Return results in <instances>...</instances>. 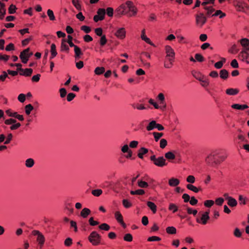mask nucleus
Returning <instances> with one entry per match:
<instances>
[{"mask_svg": "<svg viewBox=\"0 0 249 249\" xmlns=\"http://www.w3.org/2000/svg\"><path fill=\"white\" fill-rule=\"evenodd\" d=\"M228 204L231 207H235L237 205V201L231 197L228 200Z\"/></svg>", "mask_w": 249, "mask_h": 249, "instance_id": "32", "label": "nucleus"}, {"mask_svg": "<svg viewBox=\"0 0 249 249\" xmlns=\"http://www.w3.org/2000/svg\"><path fill=\"white\" fill-rule=\"evenodd\" d=\"M157 123L154 120L151 121L146 126L147 131H151L156 128Z\"/></svg>", "mask_w": 249, "mask_h": 249, "instance_id": "23", "label": "nucleus"}, {"mask_svg": "<svg viewBox=\"0 0 249 249\" xmlns=\"http://www.w3.org/2000/svg\"><path fill=\"white\" fill-rule=\"evenodd\" d=\"M186 188L188 190L192 191L195 193H198L199 191V190H200V189L197 188L196 187L194 186L193 185H192L191 184H188L186 185Z\"/></svg>", "mask_w": 249, "mask_h": 249, "instance_id": "29", "label": "nucleus"}, {"mask_svg": "<svg viewBox=\"0 0 249 249\" xmlns=\"http://www.w3.org/2000/svg\"><path fill=\"white\" fill-rule=\"evenodd\" d=\"M160 238L158 236H151L148 238V241L150 242L152 241H159L160 240Z\"/></svg>", "mask_w": 249, "mask_h": 249, "instance_id": "61", "label": "nucleus"}, {"mask_svg": "<svg viewBox=\"0 0 249 249\" xmlns=\"http://www.w3.org/2000/svg\"><path fill=\"white\" fill-rule=\"evenodd\" d=\"M126 4L127 8V11H128L127 16L129 17H132L136 15L138 9L134 5L133 3L131 1L128 0L126 2Z\"/></svg>", "mask_w": 249, "mask_h": 249, "instance_id": "6", "label": "nucleus"}, {"mask_svg": "<svg viewBox=\"0 0 249 249\" xmlns=\"http://www.w3.org/2000/svg\"><path fill=\"white\" fill-rule=\"evenodd\" d=\"M195 178L193 175L188 176L186 178V181L189 183V184L194 183L195 182Z\"/></svg>", "mask_w": 249, "mask_h": 249, "instance_id": "50", "label": "nucleus"}, {"mask_svg": "<svg viewBox=\"0 0 249 249\" xmlns=\"http://www.w3.org/2000/svg\"><path fill=\"white\" fill-rule=\"evenodd\" d=\"M99 228L100 230L106 231H107L110 229V226L106 223L102 224L99 226Z\"/></svg>", "mask_w": 249, "mask_h": 249, "instance_id": "47", "label": "nucleus"}, {"mask_svg": "<svg viewBox=\"0 0 249 249\" xmlns=\"http://www.w3.org/2000/svg\"><path fill=\"white\" fill-rule=\"evenodd\" d=\"M134 108H136L139 110H143L145 109V107L142 104H136L133 106Z\"/></svg>", "mask_w": 249, "mask_h": 249, "instance_id": "60", "label": "nucleus"}, {"mask_svg": "<svg viewBox=\"0 0 249 249\" xmlns=\"http://www.w3.org/2000/svg\"><path fill=\"white\" fill-rule=\"evenodd\" d=\"M219 16L220 18H222L226 16V14L222 12V11L219 10H216L215 12V13L212 15V16H213V17H216V16Z\"/></svg>", "mask_w": 249, "mask_h": 249, "instance_id": "33", "label": "nucleus"}, {"mask_svg": "<svg viewBox=\"0 0 249 249\" xmlns=\"http://www.w3.org/2000/svg\"><path fill=\"white\" fill-rule=\"evenodd\" d=\"M249 48L242 50L239 54V58L243 62L249 64Z\"/></svg>", "mask_w": 249, "mask_h": 249, "instance_id": "11", "label": "nucleus"}, {"mask_svg": "<svg viewBox=\"0 0 249 249\" xmlns=\"http://www.w3.org/2000/svg\"><path fill=\"white\" fill-rule=\"evenodd\" d=\"M21 72L20 73V74L21 75H24V76H30L33 70L31 69H23V71H21Z\"/></svg>", "mask_w": 249, "mask_h": 249, "instance_id": "31", "label": "nucleus"}, {"mask_svg": "<svg viewBox=\"0 0 249 249\" xmlns=\"http://www.w3.org/2000/svg\"><path fill=\"white\" fill-rule=\"evenodd\" d=\"M196 78L201 82V86L204 88H206L210 85L209 79L206 77L204 75L196 76Z\"/></svg>", "mask_w": 249, "mask_h": 249, "instance_id": "14", "label": "nucleus"}, {"mask_svg": "<svg viewBox=\"0 0 249 249\" xmlns=\"http://www.w3.org/2000/svg\"><path fill=\"white\" fill-rule=\"evenodd\" d=\"M150 160L157 166L163 167L166 165V160L163 157L156 158L155 155H153L150 157Z\"/></svg>", "mask_w": 249, "mask_h": 249, "instance_id": "5", "label": "nucleus"}, {"mask_svg": "<svg viewBox=\"0 0 249 249\" xmlns=\"http://www.w3.org/2000/svg\"><path fill=\"white\" fill-rule=\"evenodd\" d=\"M89 222L91 226H94L99 224V222L97 221H94L93 217H90L89 220Z\"/></svg>", "mask_w": 249, "mask_h": 249, "instance_id": "57", "label": "nucleus"}, {"mask_svg": "<svg viewBox=\"0 0 249 249\" xmlns=\"http://www.w3.org/2000/svg\"><path fill=\"white\" fill-rule=\"evenodd\" d=\"M219 154L218 150H215L209 153L205 158V161L207 164L209 165H212L213 164H218L220 163V161L217 160L216 157Z\"/></svg>", "mask_w": 249, "mask_h": 249, "instance_id": "2", "label": "nucleus"}, {"mask_svg": "<svg viewBox=\"0 0 249 249\" xmlns=\"http://www.w3.org/2000/svg\"><path fill=\"white\" fill-rule=\"evenodd\" d=\"M130 149L129 148V146L127 144H124L121 148V151L124 153H126L128 152Z\"/></svg>", "mask_w": 249, "mask_h": 249, "instance_id": "58", "label": "nucleus"}, {"mask_svg": "<svg viewBox=\"0 0 249 249\" xmlns=\"http://www.w3.org/2000/svg\"><path fill=\"white\" fill-rule=\"evenodd\" d=\"M103 193L101 189H95L92 191V194L95 196H100Z\"/></svg>", "mask_w": 249, "mask_h": 249, "instance_id": "48", "label": "nucleus"}, {"mask_svg": "<svg viewBox=\"0 0 249 249\" xmlns=\"http://www.w3.org/2000/svg\"><path fill=\"white\" fill-rule=\"evenodd\" d=\"M127 9L126 2L124 4H121L115 10L116 16L118 17H121L123 15H127L128 11Z\"/></svg>", "mask_w": 249, "mask_h": 249, "instance_id": "7", "label": "nucleus"}, {"mask_svg": "<svg viewBox=\"0 0 249 249\" xmlns=\"http://www.w3.org/2000/svg\"><path fill=\"white\" fill-rule=\"evenodd\" d=\"M231 107L235 109L243 110L246 108H248L249 107L247 105H240L238 104H233L231 106Z\"/></svg>", "mask_w": 249, "mask_h": 249, "instance_id": "18", "label": "nucleus"}, {"mask_svg": "<svg viewBox=\"0 0 249 249\" xmlns=\"http://www.w3.org/2000/svg\"><path fill=\"white\" fill-rule=\"evenodd\" d=\"M51 54L57 55V53L56 51V46L54 44H52L51 47Z\"/></svg>", "mask_w": 249, "mask_h": 249, "instance_id": "54", "label": "nucleus"}, {"mask_svg": "<svg viewBox=\"0 0 249 249\" xmlns=\"http://www.w3.org/2000/svg\"><path fill=\"white\" fill-rule=\"evenodd\" d=\"M219 74L220 78L223 79H226L229 76L228 71L225 69L221 70Z\"/></svg>", "mask_w": 249, "mask_h": 249, "instance_id": "27", "label": "nucleus"}, {"mask_svg": "<svg viewBox=\"0 0 249 249\" xmlns=\"http://www.w3.org/2000/svg\"><path fill=\"white\" fill-rule=\"evenodd\" d=\"M70 222L71 228H73L74 231L75 232H77L78 228H77V223L75 221H73V220L70 221Z\"/></svg>", "mask_w": 249, "mask_h": 249, "instance_id": "49", "label": "nucleus"}, {"mask_svg": "<svg viewBox=\"0 0 249 249\" xmlns=\"http://www.w3.org/2000/svg\"><path fill=\"white\" fill-rule=\"evenodd\" d=\"M233 235L237 238H240L242 235V232L239 228H236L233 231Z\"/></svg>", "mask_w": 249, "mask_h": 249, "instance_id": "35", "label": "nucleus"}, {"mask_svg": "<svg viewBox=\"0 0 249 249\" xmlns=\"http://www.w3.org/2000/svg\"><path fill=\"white\" fill-rule=\"evenodd\" d=\"M74 51L75 53V58L76 59H79L80 56L83 54L81 49L78 46H75V48L74 49Z\"/></svg>", "mask_w": 249, "mask_h": 249, "instance_id": "26", "label": "nucleus"}, {"mask_svg": "<svg viewBox=\"0 0 249 249\" xmlns=\"http://www.w3.org/2000/svg\"><path fill=\"white\" fill-rule=\"evenodd\" d=\"M113 9L111 7H108L107 9V14L109 17H111L113 15Z\"/></svg>", "mask_w": 249, "mask_h": 249, "instance_id": "59", "label": "nucleus"}, {"mask_svg": "<svg viewBox=\"0 0 249 249\" xmlns=\"http://www.w3.org/2000/svg\"><path fill=\"white\" fill-rule=\"evenodd\" d=\"M138 185L141 188H147L148 186V182L142 180H139L138 181Z\"/></svg>", "mask_w": 249, "mask_h": 249, "instance_id": "39", "label": "nucleus"}, {"mask_svg": "<svg viewBox=\"0 0 249 249\" xmlns=\"http://www.w3.org/2000/svg\"><path fill=\"white\" fill-rule=\"evenodd\" d=\"M199 214H200V217H197L196 218V222L203 225L206 224L208 220L210 219L209 212H205L201 213H199Z\"/></svg>", "mask_w": 249, "mask_h": 249, "instance_id": "8", "label": "nucleus"}, {"mask_svg": "<svg viewBox=\"0 0 249 249\" xmlns=\"http://www.w3.org/2000/svg\"><path fill=\"white\" fill-rule=\"evenodd\" d=\"M152 134L154 137L155 141L156 142H158L160 138L163 136V134L162 133H159V132H153Z\"/></svg>", "mask_w": 249, "mask_h": 249, "instance_id": "37", "label": "nucleus"}, {"mask_svg": "<svg viewBox=\"0 0 249 249\" xmlns=\"http://www.w3.org/2000/svg\"><path fill=\"white\" fill-rule=\"evenodd\" d=\"M239 42L243 47V50H246L249 48V39L247 38H243L239 40Z\"/></svg>", "mask_w": 249, "mask_h": 249, "instance_id": "17", "label": "nucleus"}, {"mask_svg": "<svg viewBox=\"0 0 249 249\" xmlns=\"http://www.w3.org/2000/svg\"><path fill=\"white\" fill-rule=\"evenodd\" d=\"M90 213V210L88 208H84L80 213V215L83 218H86Z\"/></svg>", "mask_w": 249, "mask_h": 249, "instance_id": "25", "label": "nucleus"}, {"mask_svg": "<svg viewBox=\"0 0 249 249\" xmlns=\"http://www.w3.org/2000/svg\"><path fill=\"white\" fill-rule=\"evenodd\" d=\"M72 3L77 10L78 11L82 10V7L79 0H72Z\"/></svg>", "mask_w": 249, "mask_h": 249, "instance_id": "30", "label": "nucleus"}, {"mask_svg": "<svg viewBox=\"0 0 249 249\" xmlns=\"http://www.w3.org/2000/svg\"><path fill=\"white\" fill-rule=\"evenodd\" d=\"M105 69L104 67H97L94 71L96 74L100 75L105 72Z\"/></svg>", "mask_w": 249, "mask_h": 249, "instance_id": "42", "label": "nucleus"}, {"mask_svg": "<svg viewBox=\"0 0 249 249\" xmlns=\"http://www.w3.org/2000/svg\"><path fill=\"white\" fill-rule=\"evenodd\" d=\"M169 210L175 213L178 211V207L175 204L171 203L169 205Z\"/></svg>", "mask_w": 249, "mask_h": 249, "instance_id": "34", "label": "nucleus"}, {"mask_svg": "<svg viewBox=\"0 0 249 249\" xmlns=\"http://www.w3.org/2000/svg\"><path fill=\"white\" fill-rule=\"evenodd\" d=\"M114 35L119 39H123L125 37L126 31L124 28L121 27L117 29Z\"/></svg>", "mask_w": 249, "mask_h": 249, "instance_id": "12", "label": "nucleus"}, {"mask_svg": "<svg viewBox=\"0 0 249 249\" xmlns=\"http://www.w3.org/2000/svg\"><path fill=\"white\" fill-rule=\"evenodd\" d=\"M196 25L201 27L206 23L207 18L203 13H199L195 16Z\"/></svg>", "mask_w": 249, "mask_h": 249, "instance_id": "9", "label": "nucleus"}, {"mask_svg": "<svg viewBox=\"0 0 249 249\" xmlns=\"http://www.w3.org/2000/svg\"><path fill=\"white\" fill-rule=\"evenodd\" d=\"M32 235L36 237V241L39 248L41 249L45 243V237L44 235L38 230H33L32 231Z\"/></svg>", "mask_w": 249, "mask_h": 249, "instance_id": "3", "label": "nucleus"}, {"mask_svg": "<svg viewBox=\"0 0 249 249\" xmlns=\"http://www.w3.org/2000/svg\"><path fill=\"white\" fill-rule=\"evenodd\" d=\"M29 48H27L21 52L19 57L22 63H26L28 61L29 57L33 55V53L29 52Z\"/></svg>", "mask_w": 249, "mask_h": 249, "instance_id": "10", "label": "nucleus"}, {"mask_svg": "<svg viewBox=\"0 0 249 249\" xmlns=\"http://www.w3.org/2000/svg\"><path fill=\"white\" fill-rule=\"evenodd\" d=\"M239 200L241 204L245 205L246 204V199L243 196L240 195L239 196Z\"/></svg>", "mask_w": 249, "mask_h": 249, "instance_id": "63", "label": "nucleus"}, {"mask_svg": "<svg viewBox=\"0 0 249 249\" xmlns=\"http://www.w3.org/2000/svg\"><path fill=\"white\" fill-rule=\"evenodd\" d=\"M176 231V229L174 227H168L166 228V232L169 234H175Z\"/></svg>", "mask_w": 249, "mask_h": 249, "instance_id": "44", "label": "nucleus"}, {"mask_svg": "<svg viewBox=\"0 0 249 249\" xmlns=\"http://www.w3.org/2000/svg\"><path fill=\"white\" fill-rule=\"evenodd\" d=\"M147 205L154 213H156L157 206L153 202L148 201L147 202Z\"/></svg>", "mask_w": 249, "mask_h": 249, "instance_id": "24", "label": "nucleus"}, {"mask_svg": "<svg viewBox=\"0 0 249 249\" xmlns=\"http://www.w3.org/2000/svg\"><path fill=\"white\" fill-rule=\"evenodd\" d=\"M167 144V141L164 139H162L160 141V146L162 149L164 148Z\"/></svg>", "mask_w": 249, "mask_h": 249, "instance_id": "52", "label": "nucleus"}, {"mask_svg": "<svg viewBox=\"0 0 249 249\" xmlns=\"http://www.w3.org/2000/svg\"><path fill=\"white\" fill-rule=\"evenodd\" d=\"M18 98L19 102L23 103L25 100V95L23 93H21L18 95Z\"/></svg>", "mask_w": 249, "mask_h": 249, "instance_id": "64", "label": "nucleus"}, {"mask_svg": "<svg viewBox=\"0 0 249 249\" xmlns=\"http://www.w3.org/2000/svg\"><path fill=\"white\" fill-rule=\"evenodd\" d=\"M67 40L65 39L62 40L61 44V50L62 51L68 52L69 50V47L67 44Z\"/></svg>", "mask_w": 249, "mask_h": 249, "instance_id": "22", "label": "nucleus"}, {"mask_svg": "<svg viewBox=\"0 0 249 249\" xmlns=\"http://www.w3.org/2000/svg\"><path fill=\"white\" fill-rule=\"evenodd\" d=\"M141 37L142 40L144 41L147 43L151 45V46L154 47L155 46V44L153 43L150 40V39L148 37H147V36L145 35V29H143L142 31Z\"/></svg>", "mask_w": 249, "mask_h": 249, "instance_id": "16", "label": "nucleus"}, {"mask_svg": "<svg viewBox=\"0 0 249 249\" xmlns=\"http://www.w3.org/2000/svg\"><path fill=\"white\" fill-rule=\"evenodd\" d=\"M158 99L160 102V104L161 105H164L165 104V97L163 93H160L159 94L158 96Z\"/></svg>", "mask_w": 249, "mask_h": 249, "instance_id": "46", "label": "nucleus"}, {"mask_svg": "<svg viewBox=\"0 0 249 249\" xmlns=\"http://www.w3.org/2000/svg\"><path fill=\"white\" fill-rule=\"evenodd\" d=\"M214 204V201L212 200H206L204 202V205L207 207H211Z\"/></svg>", "mask_w": 249, "mask_h": 249, "instance_id": "56", "label": "nucleus"}, {"mask_svg": "<svg viewBox=\"0 0 249 249\" xmlns=\"http://www.w3.org/2000/svg\"><path fill=\"white\" fill-rule=\"evenodd\" d=\"M16 6L13 4H11L8 9L9 13L10 14H14L16 12Z\"/></svg>", "mask_w": 249, "mask_h": 249, "instance_id": "55", "label": "nucleus"}, {"mask_svg": "<svg viewBox=\"0 0 249 249\" xmlns=\"http://www.w3.org/2000/svg\"><path fill=\"white\" fill-rule=\"evenodd\" d=\"M123 205L125 208H129L132 206L131 202L126 199H124L122 201Z\"/></svg>", "mask_w": 249, "mask_h": 249, "instance_id": "40", "label": "nucleus"}, {"mask_svg": "<svg viewBox=\"0 0 249 249\" xmlns=\"http://www.w3.org/2000/svg\"><path fill=\"white\" fill-rule=\"evenodd\" d=\"M204 9L207 11V15L208 16L212 15V14L215 11L214 9L212 7L205 6Z\"/></svg>", "mask_w": 249, "mask_h": 249, "instance_id": "36", "label": "nucleus"}, {"mask_svg": "<svg viewBox=\"0 0 249 249\" xmlns=\"http://www.w3.org/2000/svg\"><path fill=\"white\" fill-rule=\"evenodd\" d=\"M34 107L31 104H28L25 107V113L27 115H29L31 112L33 110Z\"/></svg>", "mask_w": 249, "mask_h": 249, "instance_id": "38", "label": "nucleus"}, {"mask_svg": "<svg viewBox=\"0 0 249 249\" xmlns=\"http://www.w3.org/2000/svg\"><path fill=\"white\" fill-rule=\"evenodd\" d=\"M239 92L236 89L229 88L226 90V93L228 95H235Z\"/></svg>", "mask_w": 249, "mask_h": 249, "instance_id": "21", "label": "nucleus"}, {"mask_svg": "<svg viewBox=\"0 0 249 249\" xmlns=\"http://www.w3.org/2000/svg\"><path fill=\"white\" fill-rule=\"evenodd\" d=\"M105 10L104 9L100 8L97 11V15L94 16L93 19L95 22H98L99 20H102L104 19L105 15Z\"/></svg>", "mask_w": 249, "mask_h": 249, "instance_id": "13", "label": "nucleus"}, {"mask_svg": "<svg viewBox=\"0 0 249 249\" xmlns=\"http://www.w3.org/2000/svg\"><path fill=\"white\" fill-rule=\"evenodd\" d=\"M145 193V192L142 189H138L136 191H131L130 194L131 195H142Z\"/></svg>", "mask_w": 249, "mask_h": 249, "instance_id": "41", "label": "nucleus"}, {"mask_svg": "<svg viewBox=\"0 0 249 249\" xmlns=\"http://www.w3.org/2000/svg\"><path fill=\"white\" fill-rule=\"evenodd\" d=\"M47 15L49 17V18L51 20H54L55 19V16L54 15L53 11L51 9H48L47 10Z\"/></svg>", "mask_w": 249, "mask_h": 249, "instance_id": "43", "label": "nucleus"}, {"mask_svg": "<svg viewBox=\"0 0 249 249\" xmlns=\"http://www.w3.org/2000/svg\"><path fill=\"white\" fill-rule=\"evenodd\" d=\"M114 215L115 217L118 222H119L124 228H125L126 225L123 221V217L120 212L117 211L115 213Z\"/></svg>", "mask_w": 249, "mask_h": 249, "instance_id": "15", "label": "nucleus"}, {"mask_svg": "<svg viewBox=\"0 0 249 249\" xmlns=\"http://www.w3.org/2000/svg\"><path fill=\"white\" fill-rule=\"evenodd\" d=\"M166 53L165 60L164 63V66L165 68H171L173 65L175 58V53L173 49L169 45L165 47Z\"/></svg>", "mask_w": 249, "mask_h": 249, "instance_id": "1", "label": "nucleus"}, {"mask_svg": "<svg viewBox=\"0 0 249 249\" xmlns=\"http://www.w3.org/2000/svg\"><path fill=\"white\" fill-rule=\"evenodd\" d=\"M165 157L168 160H174L175 158V155L171 152H168L165 154Z\"/></svg>", "mask_w": 249, "mask_h": 249, "instance_id": "45", "label": "nucleus"}, {"mask_svg": "<svg viewBox=\"0 0 249 249\" xmlns=\"http://www.w3.org/2000/svg\"><path fill=\"white\" fill-rule=\"evenodd\" d=\"M81 29L86 33H89L91 31L90 27L86 25L82 26Z\"/></svg>", "mask_w": 249, "mask_h": 249, "instance_id": "62", "label": "nucleus"}, {"mask_svg": "<svg viewBox=\"0 0 249 249\" xmlns=\"http://www.w3.org/2000/svg\"><path fill=\"white\" fill-rule=\"evenodd\" d=\"M101 237L96 231H92L88 237L89 242L93 246L100 244Z\"/></svg>", "mask_w": 249, "mask_h": 249, "instance_id": "4", "label": "nucleus"}, {"mask_svg": "<svg viewBox=\"0 0 249 249\" xmlns=\"http://www.w3.org/2000/svg\"><path fill=\"white\" fill-rule=\"evenodd\" d=\"M124 239L125 241L131 242L132 241V235L130 233L125 234L124 237Z\"/></svg>", "mask_w": 249, "mask_h": 249, "instance_id": "51", "label": "nucleus"}, {"mask_svg": "<svg viewBox=\"0 0 249 249\" xmlns=\"http://www.w3.org/2000/svg\"><path fill=\"white\" fill-rule=\"evenodd\" d=\"M34 164V160L32 158L28 159L25 160V166L28 168L32 167Z\"/></svg>", "mask_w": 249, "mask_h": 249, "instance_id": "28", "label": "nucleus"}, {"mask_svg": "<svg viewBox=\"0 0 249 249\" xmlns=\"http://www.w3.org/2000/svg\"><path fill=\"white\" fill-rule=\"evenodd\" d=\"M148 152V150L147 148L142 147L139 150L138 156L140 159H142L143 158V155L146 154Z\"/></svg>", "mask_w": 249, "mask_h": 249, "instance_id": "19", "label": "nucleus"}, {"mask_svg": "<svg viewBox=\"0 0 249 249\" xmlns=\"http://www.w3.org/2000/svg\"><path fill=\"white\" fill-rule=\"evenodd\" d=\"M180 183L179 179L172 178L169 180V185L171 187H176Z\"/></svg>", "mask_w": 249, "mask_h": 249, "instance_id": "20", "label": "nucleus"}, {"mask_svg": "<svg viewBox=\"0 0 249 249\" xmlns=\"http://www.w3.org/2000/svg\"><path fill=\"white\" fill-rule=\"evenodd\" d=\"M186 210L187 211L188 213L193 214L194 215H196L197 213V211L196 210H193L192 208L190 207H187Z\"/></svg>", "mask_w": 249, "mask_h": 249, "instance_id": "53", "label": "nucleus"}]
</instances>
